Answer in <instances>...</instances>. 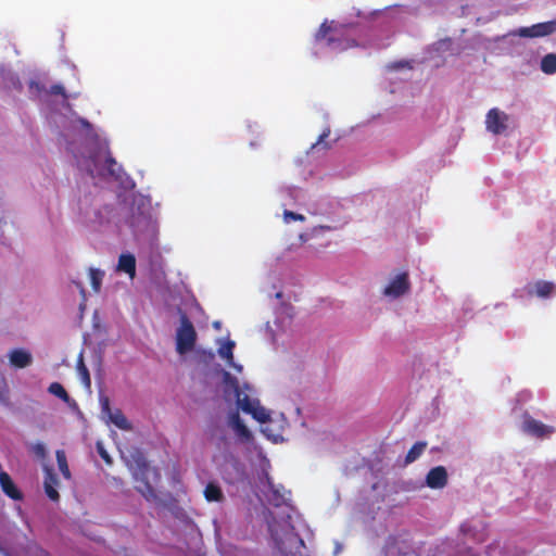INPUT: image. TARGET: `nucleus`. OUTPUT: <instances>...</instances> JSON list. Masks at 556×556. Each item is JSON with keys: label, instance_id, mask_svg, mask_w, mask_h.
<instances>
[{"label": "nucleus", "instance_id": "obj_41", "mask_svg": "<svg viewBox=\"0 0 556 556\" xmlns=\"http://www.w3.org/2000/svg\"><path fill=\"white\" fill-rule=\"evenodd\" d=\"M399 556H416L413 551L399 553Z\"/></svg>", "mask_w": 556, "mask_h": 556}, {"label": "nucleus", "instance_id": "obj_28", "mask_svg": "<svg viewBox=\"0 0 556 556\" xmlns=\"http://www.w3.org/2000/svg\"><path fill=\"white\" fill-rule=\"evenodd\" d=\"M437 50L445 52L451 51L452 54H459L462 51L459 48H454V43L451 39H443L437 43Z\"/></svg>", "mask_w": 556, "mask_h": 556}, {"label": "nucleus", "instance_id": "obj_4", "mask_svg": "<svg viewBox=\"0 0 556 556\" xmlns=\"http://www.w3.org/2000/svg\"><path fill=\"white\" fill-rule=\"evenodd\" d=\"M137 465H138V471L134 475L135 480L138 482V484L135 486L136 490L148 502H156L159 500L157 493L147 479V473L150 470L148 463L146 462V459L142 456H140L137 460Z\"/></svg>", "mask_w": 556, "mask_h": 556}, {"label": "nucleus", "instance_id": "obj_17", "mask_svg": "<svg viewBox=\"0 0 556 556\" xmlns=\"http://www.w3.org/2000/svg\"><path fill=\"white\" fill-rule=\"evenodd\" d=\"M117 268L130 277H134L136 274V258L132 254H122L118 258Z\"/></svg>", "mask_w": 556, "mask_h": 556}, {"label": "nucleus", "instance_id": "obj_25", "mask_svg": "<svg viewBox=\"0 0 556 556\" xmlns=\"http://www.w3.org/2000/svg\"><path fill=\"white\" fill-rule=\"evenodd\" d=\"M89 275H90V281H91V287H92L93 291L99 292L101 289L103 277H104V271L97 269V268H90Z\"/></svg>", "mask_w": 556, "mask_h": 556}, {"label": "nucleus", "instance_id": "obj_20", "mask_svg": "<svg viewBox=\"0 0 556 556\" xmlns=\"http://www.w3.org/2000/svg\"><path fill=\"white\" fill-rule=\"evenodd\" d=\"M204 496L208 502H220L224 500V494L218 484L210 482L204 489Z\"/></svg>", "mask_w": 556, "mask_h": 556}, {"label": "nucleus", "instance_id": "obj_19", "mask_svg": "<svg viewBox=\"0 0 556 556\" xmlns=\"http://www.w3.org/2000/svg\"><path fill=\"white\" fill-rule=\"evenodd\" d=\"M109 419L121 430H131V425L121 409L110 413Z\"/></svg>", "mask_w": 556, "mask_h": 556}, {"label": "nucleus", "instance_id": "obj_14", "mask_svg": "<svg viewBox=\"0 0 556 556\" xmlns=\"http://www.w3.org/2000/svg\"><path fill=\"white\" fill-rule=\"evenodd\" d=\"M9 361L15 368H25L33 363V356L24 349H14L9 353Z\"/></svg>", "mask_w": 556, "mask_h": 556}, {"label": "nucleus", "instance_id": "obj_34", "mask_svg": "<svg viewBox=\"0 0 556 556\" xmlns=\"http://www.w3.org/2000/svg\"><path fill=\"white\" fill-rule=\"evenodd\" d=\"M50 94H55V96H63V97H66L65 94V89L62 85L60 84H55V85H52L48 91Z\"/></svg>", "mask_w": 556, "mask_h": 556}, {"label": "nucleus", "instance_id": "obj_13", "mask_svg": "<svg viewBox=\"0 0 556 556\" xmlns=\"http://www.w3.org/2000/svg\"><path fill=\"white\" fill-rule=\"evenodd\" d=\"M0 485L3 493L11 500H23L22 491L15 485L10 475L5 471H0Z\"/></svg>", "mask_w": 556, "mask_h": 556}, {"label": "nucleus", "instance_id": "obj_21", "mask_svg": "<svg viewBox=\"0 0 556 556\" xmlns=\"http://www.w3.org/2000/svg\"><path fill=\"white\" fill-rule=\"evenodd\" d=\"M541 71L546 75H553L556 73V53H548L541 60Z\"/></svg>", "mask_w": 556, "mask_h": 556}, {"label": "nucleus", "instance_id": "obj_16", "mask_svg": "<svg viewBox=\"0 0 556 556\" xmlns=\"http://www.w3.org/2000/svg\"><path fill=\"white\" fill-rule=\"evenodd\" d=\"M223 383H224V393L225 395L233 394V396L239 393L240 386L238 379L232 376L229 371H223Z\"/></svg>", "mask_w": 556, "mask_h": 556}, {"label": "nucleus", "instance_id": "obj_12", "mask_svg": "<svg viewBox=\"0 0 556 556\" xmlns=\"http://www.w3.org/2000/svg\"><path fill=\"white\" fill-rule=\"evenodd\" d=\"M59 485V479L56 475L54 473L53 469L50 467H45V481H43V488L47 496L51 501H59L60 494L56 490V486Z\"/></svg>", "mask_w": 556, "mask_h": 556}, {"label": "nucleus", "instance_id": "obj_31", "mask_svg": "<svg viewBox=\"0 0 556 556\" xmlns=\"http://www.w3.org/2000/svg\"><path fill=\"white\" fill-rule=\"evenodd\" d=\"M97 452L100 455V457L108 464L112 465L113 460L111 456L109 455L108 451L104 448L103 444L101 442H97Z\"/></svg>", "mask_w": 556, "mask_h": 556}, {"label": "nucleus", "instance_id": "obj_39", "mask_svg": "<svg viewBox=\"0 0 556 556\" xmlns=\"http://www.w3.org/2000/svg\"><path fill=\"white\" fill-rule=\"evenodd\" d=\"M75 285H76V286H77V288L79 289L80 294L85 298V295H86V291H85V288H84L83 283H81V282H75Z\"/></svg>", "mask_w": 556, "mask_h": 556}, {"label": "nucleus", "instance_id": "obj_24", "mask_svg": "<svg viewBox=\"0 0 556 556\" xmlns=\"http://www.w3.org/2000/svg\"><path fill=\"white\" fill-rule=\"evenodd\" d=\"M230 422L237 433L241 437L249 438L251 435L248 427L241 421L239 414L233 413L230 417Z\"/></svg>", "mask_w": 556, "mask_h": 556}, {"label": "nucleus", "instance_id": "obj_35", "mask_svg": "<svg viewBox=\"0 0 556 556\" xmlns=\"http://www.w3.org/2000/svg\"><path fill=\"white\" fill-rule=\"evenodd\" d=\"M100 402H101L102 412L109 416L110 413H112L109 397H106V396L101 397Z\"/></svg>", "mask_w": 556, "mask_h": 556}, {"label": "nucleus", "instance_id": "obj_8", "mask_svg": "<svg viewBox=\"0 0 556 556\" xmlns=\"http://www.w3.org/2000/svg\"><path fill=\"white\" fill-rule=\"evenodd\" d=\"M410 288L408 274L406 271L399 274L391 282L384 288L383 294L391 298H400L405 294Z\"/></svg>", "mask_w": 556, "mask_h": 556}, {"label": "nucleus", "instance_id": "obj_29", "mask_svg": "<svg viewBox=\"0 0 556 556\" xmlns=\"http://www.w3.org/2000/svg\"><path fill=\"white\" fill-rule=\"evenodd\" d=\"M30 452L39 459H45L47 456L46 446L40 442L31 444Z\"/></svg>", "mask_w": 556, "mask_h": 556}, {"label": "nucleus", "instance_id": "obj_1", "mask_svg": "<svg viewBox=\"0 0 556 556\" xmlns=\"http://www.w3.org/2000/svg\"><path fill=\"white\" fill-rule=\"evenodd\" d=\"M79 165L87 170L91 177H119L121 166L112 156L109 147L98 144L88 159L79 161Z\"/></svg>", "mask_w": 556, "mask_h": 556}, {"label": "nucleus", "instance_id": "obj_40", "mask_svg": "<svg viewBox=\"0 0 556 556\" xmlns=\"http://www.w3.org/2000/svg\"><path fill=\"white\" fill-rule=\"evenodd\" d=\"M34 87H35L38 91H41V90L43 89L42 87H40V85H39L38 83H36V81H31V83H30V88H34Z\"/></svg>", "mask_w": 556, "mask_h": 556}, {"label": "nucleus", "instance_id": "obj_37", "mask_svg": "<svg viewBox=\"0 0 556 556\" xmlns=\"http://www.w3.org/2000/svg\"><path fill=\"white\" fill-rule=\"evenodd\" d=\"M329 135H330V129H329V128L325 129V130L321 132V135L319 136V138H318L317 142H316L315 144H313V146H312V149H314V148H315L316 146H318V144H321V143L325 141V139H326Z\"/></svg>", "mask_w": 556, "mask_h": 556}, {"label": "nucleus", "instance_id": "obj_7", "mask_svg": "<svg viewBox=\"0 0 556 556\" xmlns=\"http://www.w3.org/2000/svg\"><path fill=\"white\" fill-rule=\"evenodd\" d=\"M267 525L271 539L274 540L276 546L280 548L282 536L288 534L292 529L290 517L288 516L287 519H283L281 522H277L276 518L270 513L269 517L267 518Z\"/></svg>", "mask_w": 556, "mask_h": 556}, {"label": "nucleus", "instance_id": "obj_22", "mask_svg": "<svg viewBox=\"0 0 556 556\" xmlns=\"http://www.w3.org/2000/svg\"><path fill=\"white\" fill-rule=\"evenodd\" d=\"M427 447L426 442H416L407 452L405 457V464H412L418 459Z\"/></svg>", "mask_w": 556, "mask_h": 556}, {"label": "nucleus", "instance_id": "obj_26", "mask_svg": "<svg viewBox=\"0 0 556 556\" xmlns=\"http://www.w3.org/2000/svg\"><path fill=\"white\" fill-rule=\"evenodd\" d=\"M48 391L64 402H68L70 400L68 393L66 392L64 387L59 382H52L49 386Z\"/></svg>", "mask_w": 556, "mask_h": 556}, {"label": "nucleus", "instance_id": "obj_42", "mask_svg": "<svg viewBox=\"0 0 556 556\" xmlns=\"http://www.w3.org/2000/svg\"><path fill=\"white\" fill-rule=\"evenodd\" d=\"M388 553L391 554V555L393 554V551H392L391 546L388 547Z\"/></svg>", "mask_w": 556, "mask_h": 556}, {"label": "nucleus", "instance_id": "obj_23", "mask_svg": "<svg viewBox=\"0 0 556 556\" xmlns=\"http://www.w3.org/2000/svg\"><path fill=\"white\" fill-rule=\"evenodd\" d=\"M55 457H56V463H58V466H59V469L62 473V476L70 480L71 479V471H70V468H68V464H67V459H66V454L63 450H58L55 452Z\"/></svg>", "mask_w": 556, "mask_h": 556}, {"label": "nucleus", "instance_id": "obj_2", "mask_svg": "<svg viewBox=\"0 0 556 556\" xmlns=\"http://www.w3.org/2000/svg\"><path fill=\"white\" fill-rule=\"evenodd\" d=\"M180 325L176 331V351L184 355L194 349L197 342V331L192 321L185 312L179 313Z\"/></svg>", "mask_w": 556, "mask_h": 556}, {"label": "nucleus", "instance_id": "obj_27", "mask_svg": "<svg viewBox=\"0 0 556 556\" xmlns=\"http://www.w3.org/2000/svg\"><path fill=\"white\" fill-rule=\"evenodd\" d=\"M249 414L252 415V417L260 422H266L270 420L269 412L264 407L260 406V403H256L255 407L253 408V412H250Z\"/></svg>", "mask_w": 556, "mask_h": 556}, {"label": "nucleus", "instance_id": "obj_30", "mask_svg": "<svg viewBox=\"0 0 556 556\" xmlns=\"http://www.w3.org/2000/svg\"><path fill=\"white\" fill-rule=\"evenodd\" d=\"M331 29H332L331 25L327 21H325L320 25L319 29L316 33V39L317 40L326 39L327 35L331 31Z\"/></svg>", "mask_w": 556, "mask_h": 556}, {"label": "nucleus", "instance_id": "obj_36", "mask_svg": "<svg viewBox=\"0 0 556 556\" xmlns=\"http://www.w3.org/2000/svg\"><path fill=\"white\" fill-rule=\"evenodd\" d=\"M0 404L8 405L9 404V390L7 386L0 389Z\"/></svg>", "mask_w": 556, "mask_h": 556}, {"label": "nucleus", "instance_id": "obj_33", "mask_svg": "<svg viewBox=\"0 0 556 556\" xmlns=\"http://www.w3.org/2000/svg\"><path fill=\"white\" fill-rule=\"evenodd\" d=\"M79 370H80V374L83 376V380L86 382L87 386H90V375H89V371L88 369L86 368V366L84 365L83 363V359L80 358L79 361V366H78Z\"/></svg>", "mask_w": 556, "mask_h": 556}, {"label": "nucleus", "instance_id": "obj_5", "mask_svg": "<svg viewBox=\"0 0 556 556\" xmlns=\"http://www.w3.org/2000/svg\"><path fill=\"white\" fill-rule=\"evenodd\" d=\"M556 31V20L538 23L529 27H521L517 35L525 38L545 37Z\"/></svg>", "mask_w": 556, "mask_h": 556}, {"label": "nucleus", "instance_id": "obj_18", "mask_svg": "<svg viewBox=\"0 0 556 556\" xmlns=\"http://www.w3.org/2000/svg\"><path fill=\"white\" fill-rule=\"evenodd\" d=\"M238 407L245 414L253 412L255 404L258 401L251 399L248 394H243L241 391L235 395Z\"/></svg>", "mask_w": 556, "mask_h": 556}, {"label": "nucleus", "instance_id": "obj_10", "mask_svg": "<svg viewBox=\"0 0 556 556\" xmlns=\"http://www.w3.org/2000/svg\"><path fill=\"white\" fill-rule=\"evenodd\" d=\"M426 484L430 489H442L447 484V471L443 466H437L426 476Z\"/></svg>", "mask_w": 556, "mask_h": 556}, {"label": "nucleus", "instance_id": "obj_15", "mask_svg": "<svg viewBox=\"0 0 556 556\" xmlns=\"http://www.w3.org/2000/svg\"><path fill=\"white\" fill-rule=\"evenodd\" d=\"M235 342L231 340L226 341L219 349L218 354L222 358L227 361L228 366L235 368L238 371H241L242 366L235 364L233 362V349Z\"/></svg>", "mask_w": 556, "mask_h": 556}, {"label": "nucleus", "instance_id": "obj_11", "mask_svg": "<svg viewBox=\"0 0 556 556\" xmlns=\"http://www.w3.org/2000/svg\"><path fill=\"white\" fill-rule=\"evenodd\" d=\"M556 287L552 281L539 280L527 287L529 295H536L538 298L547 299L555 293Z\"/></svg>", "mask_w": 556, "mask_h": 556}, {"label": "nucleus", "instance_id": "obj_32", "mask_svg": "<svg viewBox=\"0 0 556 556\" xmlns=\"http://www.w3.org/2000/svg\"><path fill=\"white\" fill-rule=\"evenodd\" d=\"M283 218L286 223H289L291 220H300L303 222L305 217L302 214L294 213L292 211H285Z\"/></svg>", "mask_w": 556, "mask_h": 556}, {"label": "nucleus", "instance_id": "obj_6", "mask_svg": "<svg viewBox=\"0 0 556 556\" xmlns=\"http://www.w3.org/2000/svg\"><path fill=\"white\" fill-rule=\"evenodd\" d=\"M128 225L135 230H141L146 228L150 223L149 208L144 203L132 205L130 208V215L127 218Z\"/></svg>", "mask_w": 556, "mask_h": 556}, {"label": "nucleus", "instance_id": "obj_38", "mask_svg": "<svg viewBox=\"0 0 556 556\" xmlns=\"http://www.w3.org/2000/svg\"><path fill=\"white\" fill-rule=\"evenodd\" d=\"M273 494H274V498H273V501H274V504H275L276 506H279L282 502H285V497H283V495H280V494L278 493V491H274V492H273Z\"/></svg>", "mask_w": 556, "mask_h": 556}, {"label": "nucleus", "instance_id": "obj_9", "mask_svg": "<svg viewBox=\"0 0 556 556\" xmlns=\"http://www.w3.org/2000/svg\"><path fill=\"white\" fill-rule=\"evenodd\" d=\"M523 430L527 433H530L536 438L548 437L552 433H554V431H555L554 427L547 426V425L532 418L528 414L525 415Z\"/></svg>", "mask_w": 556, "mask_h": 556}, {"label": "nucleus", "instance_id": "obj_3", "mask_svg": "<svg viewBox=\"0 0 556 556\" xmlns=\"http://www.w3.org/2000/svg\"><path fill=\"white\" fill-rule=\"evenodd\" d=\"M517 127L516 119L498 110H489V131L494 135L508 136Z\"/></svg>", "mask_w": 556, "mask_h": 556}]
</instances>
